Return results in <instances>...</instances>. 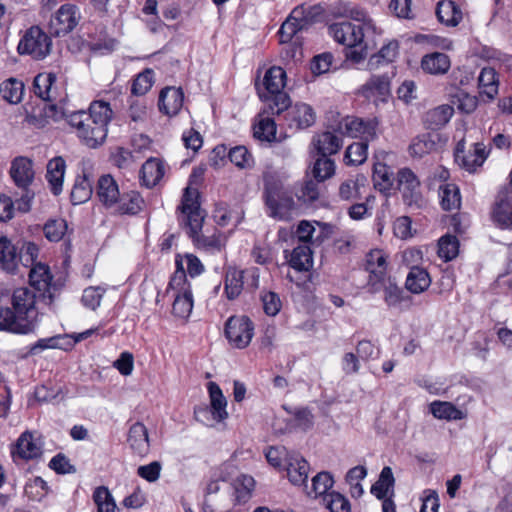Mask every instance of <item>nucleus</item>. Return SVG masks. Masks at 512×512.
I'll return each instance as SVG.
<instances>
[{"instance_id":"1","label":"nucleus","mask_w":512,"mask_h":512,"mask_svg":"<svg viewBox=\"0 0 512 512\" xmlns=\"http://www.w3.org/2000/svg\"><path fill=\"white\" fill-rule=\"evenodd\" d=\"M39 294L28 287H20L11 296L12 308L0 306V331L14 334H29L38 325Z\"/></svg>"},{"instance_id":"2","label":"nucleus","mask_w":512,"mask_h":512,"mask_svg":"<svg viewBox=\"0 0 512 512\" xmlns=\"http://www.w3.org/2000/svg\"><path fill=\"white\" fill-rule=\"evenodd\" d=\"M112 109L107 102L94 101L89 112L78 111L69 116L68 123L76 130L79 139L89 148L101 146L107 137Z\"/></svg>"},{"instance_id":"3","label":"nucleus","mask_w":512,"mask_h":512,"mask_svg":"<svg viewBox=\"0 0 512 512\" xmlns=\"http://www.w3.org/2000/svg\"><path fill=\"white\" fill-rule=\"evenodd\" d=\"M96 195L100 203L115 215H134L143 207L144 200L136 191L120 193L118 183L110 174L99 177Z\"/></svg>"},{"instance_id":"4","label":"nucleus","mask_w":512,"mask_h":512,"mask_svg":"<svg viewBox=\"0 0 512 512\" xmlns=\"http://www.w3.org/2000/svg\"><path fill=\"white\" fill-rule=\"evenodd\" d=\"M263 197L270 217L278 220L291 218L295 208L293 194L285 188L279 178L274 175H264Z\"/></svg>"},{"instance_id":"5","label":"nucleus","mask_w":512,"mask_h":512,"mask_svg":"<svg viewBox=\"0 0 512 512\" xmlns=\"http://www.w3.org/2000/svg\"><path fill=\"white\" fill-rule=\"evenodd\" d=\"M175 264L176 271L169 281L166 294L173 298V315L177 318L186 319L190 316L193 309V295L191 286L187 281L183 259L180 255H177Z\"/></svg>"},{"instance_id":"6","label":"nucleus","mask_w":512,"mask_h":512,"mask_svg":"<svg viewBox=\"0 0 512 512\" xmlns=\"http://www.w3.org/2000/svg\"><path fill=\"white\" fill-rule=\"evenodd\" d=\"M263 85L265 92L259 95L268 103L271 115H279L290 107V97L283 91L286 85V72L283 68H269L264 75Z\"/></svg>"},{"instance_id":"7","label":"nucleus","mask_w":512,"mask_h":512,"mask_svg":"<svg viewBox=\"0 0 512 512\" xmlns=\"http://www.w3.org/2000/svg\"><path fill=\"white\" fill-rule=\"evenodd\" d=\"M9 174L14 184L23 192L17 200L18 210L28 212L34 198V192L30 190L35 176L32 160L23 156L16 157L11 162Z\"/></svg>"},{"instance_id":"8","label":"nucleus","mask_w":512,"mask_h":512,"mask_svg":"<svg viewBox=\"0 0 512 512\" xmlns=\"http://www.w3.org/2000/svg\"><path fill=\"white\" fill-rule=\"evenodd\" d=\"M208 392L210 404L195 408L194 416L197 421L212 427L215 423H220L228 418L227 400L215 382L208 383Z\"/></svg>"},{"instance_id":"9","label":"nucleus","mask_w":512,"mask_h":512,"mask_svg":"<svg viewBox=\"0 0 512 512\" xmlns=\"http://www.w3.org/2000/svg\"><path fill=\"white\" fill-rule=\"evenodd\" d=\"M51 47V38L39 26H32L22 36L17 49L20 54L41 60L50 53Z\"/></svg>"},{"instance_id":"10","label":"nucleus","mask_w":512,"mask_h":512,"mask_svg":"<svg viewBox=\"0 0 512 512\" xmlns=\"http://www.w3.org/2000/svg\"><path fill=\"white\" fill-rule=\"evenodd\" d=\"M395 67H389L383 74H373L359 89V93L375 105L385 103L391 97V80Z\"/></svg>"},{"instance_id":"11","label":"nucleus","mask_w":512,"mask_h":512,"mask_svg":"<svg viewBox=\"0 0 512 512\" xmlns=\"http://www.w3.org/2000/svg\"><path fill=\"white\" fill-rule=\"evenodd\" d=\"M397 188L401 193L405 205L410 208L420 209L426 205L420 188V181L416 174L409 168H402L397 173Z\"/></svg>"},{"instance_id":"12","label":"nucleus","mask_w":512,"mask_h":512,"mask_svg":"<svg viewBox=\"0 0 512 512\" xmlns=\"http://www.w3.org/2000/svg\"><path fill=\"white\" fill-rule=\"evenodd\" d=\"M288 263L296 272H304L307 275L303 278H295L293 275L288 274L287 278L298 287L309 289L308 283L311 281V274H309V271L313 267V256L310 247L307 244H300L295 247L290 253Z\"/></svg>"},{"instance_id":"13","label":"nucleus","mask_w":512,"mask_h":512,"mask_svg":"<svg viewBox=\"0 0 512 512\" xmlns=\"http://www.w3.org/2000/svg\"><path fill=\"white\" fill-rule=\"evenodd\" d=\"M225 335L232 346L243 349L254 335L253 323L247 316H232L226 321Z\"/></svg>"},{"instance_id":"14","label":"nucleus","mask_w":512,"mask_h":512,"mask_svg":"<svg viewBox=\"0 0 512 512\" xmlns=\"http://www.w3.org/2000/svg\"><path fill=\"white\" fill-rule=\"evenodd\" d=\"M473 149L466 151L465 140H460L455 148V162L464 170L473 173L481 167L489 155V150L481 142L472 145Z\"/></svg>"},{"instance_id":"15","label":"nucleus","mask_w":512,"mask_h":512,"mask_svg":"<svg viewBox=\"0 0 512 512\" xmlns=\"http://www.w3.org/2000/svg\"><path fill=\"white\" fill-rule=\"evenodd\" d=\"M204 218L197 217L192 219L190 225L186 226L187 233L192 239L194 245L210 253L220 252L225 246L222 235L216 231L212 234L202 232Z\"/></svg>"},{"instance_id":"16","label":"nucleus","mask_w":512,"mask_h":512,"mask_svg":"<svg viewBox=\"0 0 512 512\" xmlns=\"http://www.w3.org/2000/svg\"><path fill=\"white\" fill-rule=\"evenodd\" d=\"M366 30L352 22L343 21L329 26V34L336 42L348 48L361 46L364 43Z\"/></svg>"},{"instance_id":"17","label":"nucleus","mask_w":512,"mask_h":512,"mask_svg":"<svg viewBox=\"0 0 512 512\" xmlns=\"http://www.w3.org/2000/svg\"><path fill=\"white\" fill-rule=\"evenodd\" d=\"M247 273L251 277V282L248 284L252 289H257L259 286V273L258 269L240 270L235 267H228L225 274V295L227 299L234 300L239 297L243 290L244 275Z\"/></svg>"},{"instance_id":"18","label":"nucleus","mask_w":512,"mask_h":512,"mask_svg":"<svg viewBox=\"0 0 512 512\" xmlns=\"http://www.w3.org/2000/svg\"><path fill=\"white\" fill-rule=\"evenodd\" d=\"M52 279L53 276L50 272L49 266L40 262L31 266L29 282L31 286L38 291L40 298L39 301H44L46 306H51L54 299V295L51 292Z\"/></svg>"},{"instance_id":"19","label":"nucleus","mask_w":512,"mask_h":512,"mask_svg":"<svg viewBox=\"0 0 512 512\" xmlns=\"http://www.w3.org/2000/svg\"><path fill=\"white\" fill-rule=\"evenodd\" d=\"M388 255L381 249H373L366 254L365 270L368 272L367 288L377 285L391 276L388 273Z\"/></svg>"},{"instance_id":"20","label":"nucleus","mask_w":512,"mask_h":512,"mask_svg":"<svg viewBox=\"0 0 512 512\" xmlns=\"http://www.w3.org/2000/svg\"><path fill=\"white\" fill-rule=\"evenodd\" d=\"M377 122L364 121L356 117H346L338 125V133L349 137H362L366 142L376 138Z\"/></svg>"},{"instance_id":"21","label":"nucleus","mask_w":512,"mask_h":512,"mask_svg":"<svg viewBox=\"0 0 512 512\" xmlns=\"http://www.w3.org/2000/svg\"><path fill=\"white\" fill-rule=\"evenodd\" d=\"M492 222L501 229H512V191H500L491 207Z\"/></svg>"},{"instance_id":"22","label":"nucleus","mask_w":512,"mask_h":512,"mask_svg":"<svg viewBox=\"0 0 512 512\" xmlns=\"http://www.w3.org/2000/svg\"><path fill=\"white\" fill-rule=\"evenodd\" d=\"M55 84V74L40 73L33 81L34 93L44 101L62 103L66 100V93L60 91Z\"/></svg>"},{"instance_id":"23","label":"nucleus","mask_w":512,"mask_h":512,"mask_svg":"<svg viewBox=\"0 0 512 512\" xmlns=\"http://www.w3.org/2000/svg\"><path fill=\"white\" fill-rule=\"evenodd\" d=\"M79 19L80 13L77 6L64 4L51 19L50 27L56 36L65 35L77 26Z\"/></svg>"},{"instance_id":"24","label":"nucleus","mask_w":512,"mask_h":512,"mask_svg":"<svg viewBox=\"0 0 512 512\" xmlns=\"http://www.w3.org/2000/svg\"><path fill=\"white\" fill-rule=\"evenodd\" d=\"M11 454L14 461L17 459H36L42 455V442L39 437L26 431L17 439L12 447Z\"/></svg>"},{"instance_id":"25","label":"nucleus","mask_w":512,"mask_h":512,"mask_svg":"<svg viewBox=\"0 0 512 512\" xmlns=\"http://www.w3.org/2000/svg\"><path fill=\"white\" fill-rule=\"evenodd\" d=\"M285 119L290 128L306 129L315 123L313 108L306 103H297L287 112Z\"/></svg>"},{"instance_id":"26","label":"nucleus","mask_w":512,"mask_h":512,"mask_svg":"<svg viewBox=\"0 0 512 512\" xmlns=\"http://www.w3.org/2000/svg\"><path fill=\"white\" fill-rule=\"evenodd\" d=\"M286 470L289 481L293 485H303L307 489L310 470L309 463L298 454H290L286 458Z\"/></svg>"},{"instance_id":"27","label":"nucleus","mask_w":512,"mask_h":512,"mask_svg":"<svg viewBox=\"0 0 512 512\" xmlns=\"http://www.w3.org/2000/svg\"><path fill=\"white\" fill-rule=\"evenodd\" d=\"M184 94L180 88L166 87L159 95V110L169 117L175 116L183 106Z\"/></svg>"},{"instance_id":"28","label":"nucleus","mask_w":512,"mask_h":512,"mask_svg":"<svg viewBox=\"0 0 512 512\" xmlns=\"http://www.w3.org/2000/svg\"><path fill=\"white\" fill-rule=\"evenodd\" d=\"M198 198L199 192L197 188H193L191 186L185 188L180 207L184 215L185 226L190 225L192 219L196 218V215L197 217L205 218L203 211L200 208Z\"/></svg>"},{"instance_id":"29","label":"nucleus","mask_w":512,"mask_h":512,"mask_svg":"<svg viewBox=\"0 0 512 512\" xmlns=\"http://www.w3.org/2000/svg\"><path fill=\"white\" fill-rule=\"evenodd\" d=\"M399 53V45L397 41H390L384 45L376 54H373L368 60L370 70H377L381 67H395L393 62Z\"/></svg>"},{"instance_id":"30","label":"nucleus","mask_w":512,"mask_h":512,"mask_svg":"<svg viewBox=\"0 0 512 512\" xmlns=\"http://www.w3.org/2000/svg\"><path fill=\"white\" fill-rule=\"evenodd\" d=\"M19 265V250L6 237H0V268L8 273H15Z\"/></svg>"},{"instance_id":"31","label":"nucleus","mask_w":512,"mask_h":512,"mask_svg":"<svg viewBox=\"0 0 512 512\" xmlns=\"http://www.w3.org/2000/svg\"><path fill=\"white\" fill-rule=\"evenodd\" d=\"M454 114V108L451 105L443 104L428 110L423 118L426 128L438 130L444 127Z\"/></svg>"},{"instance_id":"32","label":"nucleus","mask_w":512,"mask_h":512,"mask_svg":"<svg viewBox=\"0 0 512 512\" xmlns=\"http://www.w3.org/2000/svg\"><path fill=\"white\" fill-rule=\"evenodd\" d=\"M128 443L136 454L144 456L148 453L150 446L148 430L143 423L136 422L130 427Z\"/></svg>"},{"instance_id":"33","label":"nucleus","mask_w":512,"mask_h":512,"mask_svg":"<svg viewBox=\"0 0 512 512\" xmlns=\"http://www.w3.org/2000/svg\"><path fill=\"white\" fill-rule=\"evenodd\" d=\"M371 293L384 291V300L388 306H396L402 300V289L397 285L395 278L389 276L377 285L367 288Z\"/></svg>"},{"instance_id":"34","label":"nucleus","mask_w":512,"mask_h":512,"mask_svg":"<svg viewBox=\"0 0 512 512\" xmlns=\"http://www.w3.org/2000/svg\"><path fill=\"white\" fill-rule=\"evenodd\" d=\"M66 164L62 157H55L47 164L46 179L54 195L62 192Z\"/></svg>"},{"instance_id":"35","label":"nucleus","mask_w":512,"mask_h":512,"mask_svg":"<svg viewBox=\"0 0 512 512\" xmlns=\"http://www.w3.org/2000/svg\"><path fill=\"white\" fill-rule=\"evenodd\" d=\"M450 66L449 56L441 52L427 54L421 60L422 69L432 75H443L448 72Z\"/></svg>"},{"instance_id":"36","label":"nucleus","mask_w":512,"mask_h":512,"mask_svg":"<svg viewBox=\"0 0 512 512\" xmlns=\"http://www.w3.org/2000/svg\"><path fill=\"white\" fill-rule=\"evenodd\" d=\"M165 167L163 162L157 158H149L142 165L140 175L144 185L148 188L154 187L163 178Z\"/></svg>"},{"instance_id":"37","label":"nucleus","mask_w":512,"mask_h":512,"mask_svg":"<svg viewBox=\"0 0 512 512\" xmlns=\"http://www.w3.org/2000/svg\"><path fill=\"white\" fill-rule=\"evenodd\" d=\"M367 189V178L364 175L345 180L339 187V196L342 200L351 201L360 199Z\"/></svg>"},{"instance_id":"38","label":"nucleus","mask_w":512,"mask_h":512,"mask_svg":"<svg viewBox=\"0 0 512 512\" xmlns=\"http://www.w3.org/2000/svg\"><path fill=\"white\" fill-rule=\"evenodd\" d=\"M438 20L446 26H457L462 20V11L454 1H439L436 8Z\"/></svg>"},{"instance_id":"39","label":"nucleus","mask_w":512,"mask_h":512,"mask_svg":"<svg viewBox=\"0 0 512 512\" xmlns=\"http://www.w3.org/2000/svg\"><path fill=\"white\" fill-rule=\"evenodd\" d=\"M313 143L321 156H328L339 151L342 138L338 133L326 131L314 137Z\"/></svg>"},{"instance_id":"40","label":"nucleus","mask_w":512,"mask_h":512,"mask_svg":"<svg viewBox=\"0 0 512 512\" xmlns=\"http://www.w3.org/2000/svg\"><path fill=\"white\" fill-rule=\"evenodd\" d=\"M89 173L83 170L82 175H78L75 179L71 191V201L74 205H79L88 201L93 193V181L89 177Z\"/></svg>"},{"instance_id":"41","label":"nucleus","mask_w":512,"mask_h":512,"mask_svg":"<svg viewBox=\"0 0 512 512\" xmlns=\"http://www.w3.org/2000/svg\"><path fill=\"white\" fill-rule=\"evenodd\" d=\"M430 285V275L424 268L414 267L406 277L405 287L413 294H420L426 291Z\"/></svg>"},{"instance_id":"42","label":"nucleus","mask_w":512,"mask_h":512,"mask_svg":"<svg viewBox=\"0 0 512 512\" xmlns=\"http://www.w3.org/2000/svg\"><path fill=\"white\" fill-rule=\"evenodd\" d=\"M394 484L395 479L392 469L389 466H385L379 475V479L372 485L371 493L381 500L392 497L394 494Z\"/></svg>"},{"instance_id":"43","label":"nucleus","mask_w":512,"mask_h":512,"mask_svg":"<svg viewBox=\"0 0 512 512\" xmlns=\"http://www.w3.org/2000/svg\"><path fill=\"white\" fill-rule=\"evenodd\" d=\"M429 408L432 415L437 419L452 421L466 418V414L462 410L448 401H433Z\"/></svg>"},{"instance_id":"44","label":"nucleus","mask_w":512,"mask_h":512,"mask_svg":"<svg viewBox=\"0 0 512 512\" xmlns=\"http://www.w3.org/2000/svg\"><path fill=\"white\" fill-rule=\"evenodd\" d=\"M267 109H269L267 107ZM268 115H259L258 121L254 124L253 135L256 139L265 142H272L276 139V123L271 118L270 110L265 111Z\"/></svg>"},{"instance_id":"45","label":"nucleus","mask_w":512,"mask_h":512,"mask_svg":"<svg viewBox=\"0 0 512 512\" xmlns=\"http://www.w3.org/2000/svg\"><path fill=\"white\" fill-rule=\"evenodd\" d=\"M436 147V142L433 139V135L430 133H424L416 136L410 146L409 152L413 157L421 158L424 155L431 153Z\"/></svg>"},{"instance_id":"46","label":"nucleus","mask_w":512,"mask_h":512,"mask_svg":"<svg viewBox=\"0 0 512 512\" xmlns=\"http://www.w3.org/2000/svg\"><path fill=\"white\" fill-rule=\"evenodd\" d=\"M23 92L24 84L15 78L7 79L0 85L1 96L12 104H17L22 100Z\"/></svg>"},{"instance_id":"47","label":"nucleus","mask_w":512,"mask_h":512,"mask_svg":"<svg viewBox=\"0 0 512 512\" xmlns=\"http://www.w3.org/2000/svg\"><path fill=\"white\" fill-rule=\"evenodd\" d=\"M441 206L444 210L450 211L460 207V192L455 184L447 183L439 188Z\"/></svg>"},{"instance_id":"48","label":"nucleus","mask_w":512,"mask_h":512,"mask_svg":"<svg viewBox=\"0 0 512 512\" xmlns=\"http://www.w3.org/2000/svg\"><path fill=\"white\" fill-rule=\"evenodd\" d=\"M97 512H118L116 502L106 486H99L93 492Z\"/></svg>"},{"instance_id":"49","label":"nucleus","mask_w":512,"mask_h":512,"mask_svg":"<svg viewBox=\"0 0 512 512\" xmlns=\"http://www.w3.org/2000/svg\"><path fill=\"white\" fill-rule=\"evenodd\" d=\"M478 82L482 93L486 94L489 98H493L497 94L498 81L496 78V72L493 68H483L480 72Z\"/></svg>"},{"instance_id":"50","label":"nucleus","mask_w":512,"mask_h":512,"mask_svg":"<svg viewBox=\"0 0 512 512\" xmlns=\"http://www.w3.org/2000/svg\"><path fill=\"white\" fill-rule=\"evenodd\" d=\"M459 253V241L454 235H444L438 242V255L444 261H451Z\"/></svg>"},{"instance_id":"51","label":"nucleus","mask_w":512,"mask_h":512,"mask_svg":"<svg viewBox=\"0 0 512 512\" xmlns=\"http://www.w3.org/2000/svg\"><path fill=\"white\" fill-rule=\"evenodd\" d=\"M334 480L330 473L328 472H320L316 476L312 478V484L310 490L305 489L309 496L314 495V497L322 496L323 497L328 494L329 489L332 488Z\"/></svg>"},{"instance_id":"52","label":"nucleus","mask_w":512,"mask_h":512,"mask_svg":"<svg viewBox=\"0 0 512 512\" xmlns=\"http://www.w3.org/2000/svg\"><path fill=\"white\" fill-rule=\"evenodd\" d=\"M374 186L381 192L390 191L393 186L392 172L390 168L382 163L374 166L373 171Z\"/></svg>"},{"instance_id":"53","label":"nucleus","mask_w":512,"mask_h":512,"mask_svg":"<svg viewBox=\"0 0 512 512\" xmlns=\"http://www.w3.org/2000/svg\"><path fill=\"white\" fill-rule=\"evenodd\" d=\"M72 347L71 339L68 336H54L40 339L32 346L30 352L36 354L45 349H68Z\"/></svg>"},{"instance_id":"54","label":"nucleus","mask_w":512,"mask_h":512,"mask_svg":"<svg viewBox=\"0 0 512 512\" xmlns=\"http://www.w3.org/2000/svg\"><path fill=\"white\" fill-rule=\"evenodd\" d=\"M368 142H354L350 144L345 152V160L347 164L359 165L367 158Z\"/></svg>"},{"instance_id":"55","label":"nucleus","mask_w":512,"mask_h":512,"mask_svg":"<svg viewBox=\"0 0 512 512\" xmlns=\"http://www.w3.org/2000/svg\"><path fill=\"white\" fill-rule=\"evenodd\" d=\"M345 15L354 21L360 22V26L364 27L366 32H376V26L372 19L368 16L366 11L358 6H347L345 8Z\"/></svg>"},{"instance_id":"56","label":"nucleus","mask_w":512,"mask_h":512,"mask_svg":"<svg viewBox=\"0 0 512 512\" xmlns=\"http://www.w3.org/2000/svg\"><path fill=\"white\" fill-rule=\"evenodd\" d=\"M323 503L330 512H350L349 501L338 492H330L323 497Z\"/></svg>"},{"instance_id":"57","label":"nucleus","mask_w":512,"mask_h":512,"mask_svg":"<svg viewBox=\"0 0 512 512\" xmlns=\"http://www.w3.org/2000/svg\"><path fill=\"white\" fill-rule=\"evenodd\" d=\"M229 160L239 168H249L253 165V156L245 146H236L228 152Z\"/></svg>"},{"instance_id":"58","label":"nucleus","mask_w":512,"mask_h":512,"mask_svg":"<svg viewBox=\"0 0 512 512\" xmlns=\"http://www.w3.org/2000/svg\"><path fill=\"white\" fill-rule=\"evenodd\" d=\"M128 119L138 124H143L147 121V106L144 100L138 99H130L129 100V109L127 112Z\"/></svg>"},{"instance_id":"59","label":"nucleus","mask_w":512,"mask_h":512,"mask_svg":"<svg viewBox=\"0 0 512 512\" xmlns=\"http://www.w3.org/2000/svg\"><path fill=\"white\" fill-rule=\"evenodd\" d=\"M153 85V71L145 69L137 75L132 83L131 92L133 95L141 96L146 94Z\"/></svg>"},{"instance_id":"60","label":"nucleus","mask_w":512,"mask_h":512,"mask_svg":"<svg viewBox=\"0 0 512 512\" xmlns=\"http://www.w3.org/2000/svg\"><path fill=\"white\" fill-rule=\"evenodd\" d=\"M43 230L49 241L58 242L67 231V223L63 219L50 220L45 224Z\"/></svg>"},{"instance_id":"61","label":"nucleus","mask_w":512,"mask_h":512,"mask_svg":"<svg viewBox=\"0 0 512 512\" xmlns=\"http://www.w3.org/2000/svg\"><path fill=\"white\" fill-rule=\"evenodd\" d=\"M312 173L317 181H324L333 175L334 162L327 156H322L315 161Z\"/></svg>"},{"instance_id":"62","label":"nucleus","mask_w":512,"mask_h":512,"mask_svg":"<svg viewBox=\"0 0 512 512\" xmlns=\"http://www.w3.org/2000/svg\"><path fill=\"white\" fill-rule=\"evenodd\" d=\"M264 312L268 316H276L282 307V302L279 295L275 292L268 291L261 295Z\"/></svg>"},{"instance_id":"63","label":"nucleus","mask_w":512,"mask_h":512,"mask_svg":"<svg viewBox=\"0 0 512 512\" xmlns=\"http://www.w3.org/2000/svg\"><path fill=\"white\" fill-rule=\"evenodd\" d=\"M39 254V248L32 242L24 243L19 251V263L25 267H31L36 264Z\"/></svg>"},{"instance_id":"64","label":"nucleus","mask_w":512,"mask_h":512,"mask_svg":"<svg viewBox=\"0 0 512 512\" xmlns=\"http://www.w3.org/2000/svg\"><path fill=\"white\" fill-rule=\"evenodd\" d=\"M319 182L316 179H310L304 183L299 194H297L299 200L305 203H312L319 197Z\"/></svg>"}]
</instances>
